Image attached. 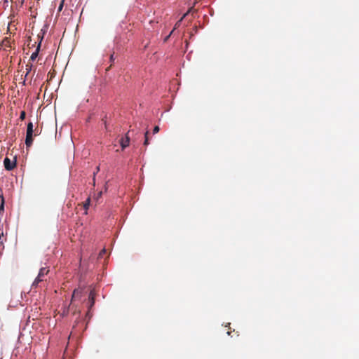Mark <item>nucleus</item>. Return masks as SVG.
<instances>
[{"label": "nucleus", "mask_w": 359, "mask_h": 359, "mask_svg": "<svg viewBox=\"0 0 359 359\" xmlns=\"http://www.w3.org/2000/svg\"><path fill=\"white\" fill-rule=\"evenodd\" d=\"M81 296V291L79 289H75L73 292L72 299L79 298Z\"/></svg>", "instance_id": "nucleus-8"}, {"label": "nucleus", "mask_w": 359, "mask_h": 359, "mask_svg": "<svg viewBox=\"0 0 359 359\" xmlns=\"http://www.w3.org/2000/svg\"><path fill=\"white\" fill-rule=\"evenodd\" d=\"M25 142L27 147H31L33 143V137L32 136H26Z\"/></svg>", "instance_id": "nucleus-7"}, {"label": "nucleus", "mask_w": 359, "mask_h": 359, "mask_svg": "<svg viewBox=\"0 0 359 359\" xmlns=\"http://www.w3.org/2000/svg\"><path fill=\"white\" fill-rule=\"evenodd\" d=\"M41 43H38L36 50L32 53L29 60L34 61L39 55L41 50Z\"/></svg>", "instance_id": "nucleus-5"}, {"label": "nucleus", "mask_w": 359, "mask_h": 359, "mask_svg": "<svg viewBox=\"0 0 359 359\" xmlns=\"http://www.w3.org/2000/svg\"><path fill=\"white\" fill-rule=\"evenodd\" d=\"M22 85H25V79L22 81Z\"/></svg>", "instance_id": "nucleus-28"}, {"label": "nucleus", "mask_w": 359, "mask_h": 359, "mask_svg": "<svg viewBox=\"0 0 359 359\" xmlns=\"http://www.w3.org/2000/svg\"><path fill=\"white\" fill-rule=\"evenodd\" d=\"M4 235L3 229H0V236Z\"/></svg>", "instance_id": "nucleus-25"}, {"label": "nucleus", "mask_w": 359, "mask_h": 359, "mask_svg": "<svg viewBox=\"0 0 359 359\" xmlns=\"http://www.w3.org/2000/svg\"><path fill=\"white\" fill-rule=\"evenodd\" d=\"M34 135V125L32 121H29L27 126V131L26 136H32Z\"/></svg>", "instance_id": "nucleus-6"}, {"label": "nucleus", "mask_w": 359, "mask_h": 359, "mask_svg": "<svg viewBox=\"0 0 359 359\" xmlns=\"http://www.w3.org/2000/svg\"><path fill=\"white\" fill-rule=\"evenodd\" d=\"M4 165L6 170H13L17 165V160L15 158L14 161H11L9 158L6 157L4 160Z\"/></svg>", "instance_id": "nucleus-1"}, {"label": "nucleus", "mask_w": 359, "mask_h": 359, "mask_svg": "<svg viewBox=\"0 0 359 359\" xmlns=\"http://www.w3.org/2000/svg\"><path fill=\"white\" fill-rule=\"evenodd\" d=\"M186 15H187V13L183 15V16L176 22L175 27L172 29L175 30V29H177V27H178L180 25L182 21L186 17Z\"/></svg>", "instance_id": "nucleus-12"}, {"label": "nucleus", "mask_w": 359, "mask_h": 359, "mask_svg": "<svg viewBox=\"0 0 359 359\" xmlns=\"http://www.w3.org/2000/svg\"><path fill=\"white\" fill-rule=\"evenodd\" d=\"M128 132L126 135H125V137H122L121 140H120V145H121V149L122 150H124L127 147H128L129 144H130V137L128 135Z\"/></svg>", "instance_id": "nucleus-2"}, {"label": "nucleus", "mask_w": 359, "mask_h": 359, "mask_svg": "<svg viewBox=\"0 0 359 359\" xmlns=\"http://www.w3.org/2000/svg\"><path fill=\"white\" fill-rule=\"evenodd\" d=\"M100 166H97L96 167V169H95V171L93 172V185L95 186V176H96V174L100 171Z\"/></svg>", "instance_id": "nucleus-15"}, {"label": "nucleus", "mask_w": 359, "mask_h": 359, "mask_svg": "<svg viewBox=\"0 0 359 359\" xmlns=\"http://www.w3.org/2000/svg\"><path fill=\"white\" fill-rule=\"evenodd\" d=\"M107 182H106V184H105V186H104V190H105V191L107 190Z\"/></svg>", "instance_id": "nucleus-26"}, {"label": "nucleus", "mask_w": 359, "mask_h": 359, "mask_svg": "<svg viewBox=\"0 0 359 359\" xmlns=\"http://www.w3.org/2000/svg\"><path fill=\"white\" fill-rule=\"evenodd\" d=\"M149 132L148 130H147L146 132L144 133V145H145V146H147L149 144Z\"/></svg>", "instance_id": "nucleus-9"}, {"label": "nucleus", "mask_w": 359, "mask_h": 359, "mask_svg": "<svg viewBox=\"0 0 359 359\" xmlns=\"http://www.w3.org/2000/svg\"><path fill=\"white\" fill-rule=\"evenodd\" d=\"M4 198L1 196V203H0V213L4 211Z\"/></svg>", "instance_id": "nucleus-13"}, {"label": "nucleus", "mask_w": 359, "mask_h": 359, "mask_svg": "<svg viewBox=\"0 0 359 359\" xmlns=\"http://www.w3.org/2000/svg\"><path fill=\"white\" fill-rule=\"evenodd\" d=\"M119 41H120V39H119L118 37H116V38L114 39V46H115V48H116V50H118V49H119V45H118V43H119Z\"/></svg>", "instance_id": "nucleus-16"}, {"label": "nucleus", "mask_w": 359, "mask_h": 359, "mask_svg": "<svg viewBox=\"0 0 359 359\" xmlns=\"http://www.w3.org/2000/svg\"><path fill=\"white\" fill-rule=\"evenodd\" d=\"M95 302V293L93 290H90L88 295V311L94 306Z\"/></svg>", "instance_id": "nucleus-3"}, {"label": "nucleus", "mask_w": 359, "mask_h": 359, "mask_svg": "<svg viewBox=\"0 0 359 359\" xmlns=\"http://www.w3.org/2000/svg\"><path fill=\"white\" fill-rule=\"evenodd\" d=\"M82 263H83V261H82V259L81 258V259H80V264H82Z\"/></svg>", "instance_id": "nucleus-29"}, {"label": "nucleus", "mask_w": 359, "mask_h": 359, "mask_svg": "<svg viewBox=\"0 0 359 359\" xmlns=\"http://www.w3.org/2000/svg\"><path fill=\"white\" fill-rule=\"evenodd\" d=\"M159 130H160L159 126H154V128L153 129V134L158 133L159 132Z\"/></svg>", "instance_id": "nucleus-18"}, {"label": "nucleus", "mask_w": 359, "mask_h": 359, "mask_svg": "<svg viewBox=\"0 0 359 359\" xmlns=\"http://www.w3.org/2000/svg\"><path fill=\"white\" fill-rule=\"evenodd\" d=\"M174 32V29H172L170 34L165 36V38L164 39V41H167L168 40V39L170 37V36L172 35V34Z\"/></svg>", "instance_id": "nucleus-22"}, {"label": "nucleus", "mask_w": 359, "mask_h": 359, "mask_svg": "<svg viewBox=\"0 0 359 359\" xmlns=\"http://www.w3.org/2000/svg\"><path fill=\"white\" fill-rule=\"evenodd\" d=\"M102 194H103V192H102V191H99V192L97 193V194L96 195V196L95 197V199L96 201H98V200H99V198L102 197Z\"/></svg>", "instance_id": "nucleus-19"}, {"label": "nucleus", "mask_w": 359, "mask_h": 359, "mask_svg": "<svg viewBox=\"0 0 359 359\" xmlns=\"http://www.w3.org/2000/svg\"><path fill=\"white\" fill-rule=\"evenodd\" d=\"M63 4H64V0L62 1V2L58 6V11L60 12L63 8Z\"/></svg>", "instance_id": "nucleus-21"}, {"label": "nucleus", "mask_w": 359, "mask_h": 359, "mask_svg": "<svg viewBox=\"0 0 359 359\" xmlns=\"http://www.w3.org/2000/svg\"><path fill=\"white\" fill-rule=\"evenodd\" d=\"M106 253V249L104 248L99 254V257H102L104 254Z\"/></svg>", "instance_id": "nucleus-23"}, {"label": "nucleus", "mask_w": 359, "mask_h": 359, "mask_svg": "<svg viewBox=\"0 0 359 359\" xmlns=\"http://www.w3.org/2000/svg\"><path fill=\"white\" fill-rule=\"evenodd\" d=\"M90 204V198H88L83 204V208L86 210H87L88 209Z\"/></svg>", "instance_id": "nucleus-14"}, {"label": "nucleus", "mask_w": 359, "mask_h": 359, "mask_svg": "<svg viewBox=\"0 0 359 359\" xmlns=\"http://www.w3.org/2000/svg\"><path fill=\"white\" fill-rule=\"evenodd\" d=\"M25 117H26L25 112L24 111H21L20 115V118L21 120H24L25 118Z\"/></svg>", "instance_id": "nucleus-20"}, {"label": "nucleus", "mask_w": 359, "mask_h": 359, "mask_svg": "<svg viewBox=\"0 0 359 359\" xmlns=\"http://www.w3.org/2000/svg\"><path fill=\"white\" fill-rule=\"evenodd\" d=\"M114 60H115V58H114V53H112L110 55L109 60H110L111 62H112L114 61Z\"/></svg>", "instance_id": "nucleus-24"}, {"label": "nucleus", "mask_w": 359, "mask_h": 359, "mask_svg": "<svg viewBox=\"0 0 359 359\" xmlns=\"http://www.w3.org/2000/svg\"><path fill=\"white\" fill-rule=\"evenodd\" d=\"M48 28V25L46 24L44 25L43 27L41 28L40 33L37 36L38 40H39L38 43H41V44L42 43L44 36L47 32Z\"/></svg>", "instance_id": "nucleus-4"}, {"label": "nucleus", "mask_w": 359, "mask_h": 359, "mask_svg": "<svg viewBox=\"0 0 359 359\" xmlns=\"http://www.w3.org/2000/svg\"><path fill=\"white\" fill-rule=\"evenodd\" d=\"M26 67H27V69H27V72H26V74H25V77H26L29 74V73L31 72L32 67V64H30V65L27 64L26 65Z\"/></svg>", "instance_id": "nucleus-17"}, {"label": "nucleus", "mask_w": 359, "mask_h": 359, "mask_svg": "<svg viewBox=\"0 0 359 359\" xmlns=\"http://www.w3.org/2000/svg\"><path fill=\"white\" fill-rule=\"evenodd\" d=\"M0 243L2 244L3 243V241L1 240V237L0 236Z\"/></svg>", "instance_id": "nucleus-27"}, {"label": "nucleus", "mask_w": 359, "mask_h": 359, "mask_svg": "<svg viewBox=\"0 0 359 359\" xmlns=\"http://www.w3.org/2000/svg\"><path fill=\"white\" fill-rule=\"evenodd\" d=\"M42 281V279L41 277H39V276H37V277L35 278V280H34V282L32 283V287H36L39 284V283L41 282Z\"/></svg>", "instance_id": "nucleus-11"}, {"label": "nucleus", "mask_w": 359, "mask_h": 359, "mask_svg": "<svg viewBox=\"0 0 359 359\" xmlns=\"http://www.w3.org/2000/svg\"><path fill=\"white\" fill-rule=\"evenodd\" d=\"M48 270H46V268L45 267H41L39 271V273H38V276L39 277H42L45 274H46L48 273Z\"/></svg>", "instance_id": "nucleus-10"}]
</instances>
